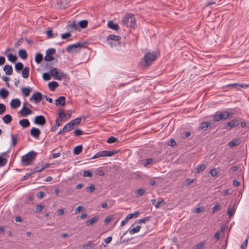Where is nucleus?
Segmentation results:
<instances>
[{
	"instance_id": "obj_11",
	"label": "nucleus",
	"mask_w": 249,
	"mask_h": 249,
	"mask_svg": "<svg viewBox=\"0 0 249 249\" xmlns=\"http://www.w3.org/2000/svg\"><path fill=\"white\" fill-rule=\"evenodd\" d=\"M121 37L119 36H116L115 35H110L107 37V41H108L109 44L111 45V47L113 46H115L116 44H113L112 42H110V40H114L118 42V41L121 39Z\"/></svg>"
},
{
	"instance_id": "obj_56",
	"label": "nucleus",
	"mask_w": 249,
	"mask_h": 249,
	"mask_svg": "<svg viewBox=\"0 0 249 249\" xmlns=\"http://www.w3.org/2000/svg\"><path fill=\"white\" fill-rule=\"evenodd\" d=\"M95 189V186L94 185H91L89 186L86 189L87 192L89 193L93 192Z\"/></svg>"
},
{
	"instance_id": "obj_23",
	"label": "nucleus",
	"mask_w": 249,
	"mask_h": 249,
	"mask_svg": "<svg viewBox=\"0 0 249 249\" xmlns=\"http://www.w3.org/2000/svg\"><path fill=\"white\" fill-rule=\"evenodd\" d=\"M9 95L8 91L5 89H0V96L3 98L5 99Z\"/></svg>"
},
{
	"instance_id": "obj_53",
	"label": "nucleus",
	"mask_w": 249,
	"mask_h": 249,
	"mask_svg": "<svg viewBox=\"0 0 249 249\" xmlns=\"http://www.w3.org/2000/svg\"><path fill=\"white\" fill-rule=\"evenodd\" d=\"M73 133L74 135L77 137L79 136L84 134L83 131L79 129H76Z\"/></svg>"
},
{
	"instance_id": "obj_64",
	"label": "nucleus",
	"mask_w": 249,
	"mask_h": 249,
	"mask_svg": "<svg viewBox=\"0 0 249 249\" xmlns=\"http://www.w3.org/2000/svg\"><path fill=\"white\" fill-rule=\"evenodd\" d=\"M210 173L212 177H215L216 176L217 172L215 169L213 168L210 170Z\"/></svg>"
},
{
	"instance_id": "obj_9",
	"label": "nucleus",
	"mask_w": 249,
	"mask_h": 249,
	"mask_svg": "<svg viewBox=\"0 0 249 249\" xmlns=\"http://www.w3.org/2000/svg\"><path fill=\"white\" fill-rule=\"evenodd\" d=\"M42 97L41 93L36 92L30 98V101L34 100L36 103H39L42 100Z\"/></svg>"
},
{
	"instance_id": "obj_36",
	"label": "nucleus",
	"mask_w": 249,
	"mask_h": 249,
	"mask_svg": "<svg viewBox=\"0 0 249 249\" xmlns=\"http://www.w3.org/2000/svg\"><path fill=\"white\" fill-rule=\"evenodd\" d=\"M8 60L12 63H15L17 60L16 55H14L12 53H9L7 55Z\"/></svg>"
},
{
	"instance_id": "obj_24",
	"label": "nucleus",
	"mask_w": 249,
	"mask_h": 249,
	"mask_svg": "<svg viewBox=\"0 0 249 249\" xmlns=\"http://www.w3.org/2000/svg\"><path fill=\"white\" fill-rule=\"evenodd\" d=\"M88 24V21L87 20H82L78 22L77 25H78V29L85 28L87 27Z\"/></svg>"
},
{
	"instance_id": "obj_44",
	"label": "nucleus",
	"mask_w": 249,
	"mask_h": 249,
	"mask_svg": "<svg viewBox=\"0 0 249 249\" xmlns=\"http://www.w3.org/2000/svg\"><path fill=\"white\" fill-rule=\"evenodd\" d=\"M150 218L151 217L150 216L145 217L142 219L139 220L138 223L139 224L145 223L146 222L149 221L150 220Z\"/></svg>"
},
{
	"instance_id": "obj_18",
	"label": "nucleus",
	"mask_w": 249,
	"mask_h": 249,
	"mask_svg": "<svg viewBox=\"0 0 249 249\" xmlns=\"http://www.w3.org/2000/svg\"><path fill=\"white\" fill-rule=\"evenodd\" d=\"M3 71L7 75H11L13 73L12 67L9 65H5L3 67Z\"/></svg>"
},
{
	"instance_id": "obj_30",
	"label": "nucleus",
	"mask_w": 249,
	"mask_h": 249,
	"mask_svg": "<svg viewBox=\"0 0 249 249\" xmlns=\"http://www.w3.org/2000/svg\"><path fill=\"white\" fill-rule=\"evenodd\" d=\"M31 91V89L30 88H29V87H28V88H23L21 89L22 93L26 97H28V96H29Z\"/></svg>"
},
{
	"instance_id": "obj_49",
	"label": "nucleus",
	"mask_w": 249,
	"mask_h": 249,
	"mask_svg": "<svg viewBox=\"0 0 249 249\" xmlns=\"http://www.w3.org/2000/svg\"><path fill=\"white\" fill-rule=\"evenodd\" d=\"M46 33L48 38H52L55 37L56 35L53 34L52 30H48L46 31Z\"/></svg>"
},
{
	"instance_id": "obj_28",
	"label": "nucleus",
	"mask_w": 249,
	"mask_h": 249,
	"mask_svg": "<svg viewBox=\"0 0 249 249\" xmlns=\"http://www.w3.org/2000/svg\"><path fill=\"white\" fill-rule=\"evenodd\" d=\"M235 212V210L234 206L228 208L227 211V214L228 215L229 218L231 217L234 215Z\"/></svg>"
},
{
	"instance_id": "obj_12",
	"label": "nucleus",
	"mask_w": 249,
	"mask_h": 249,
	"mask_svg": "<svg viewBox=\"0 0 249 249\" xmlns=\"http://www.w3.org/2000/svg\"><path fill=\"white\" fill-rule=\"evenodd\" d=\"M41 133L39 129L36 127H32L30 131L31 135L35 138H38Z\"/></svg>"
},
{
	"instance_id": "obj_43",
	"label": "nucleus",
	"mask_w": 249,
	"mask_h": 249,
	"mask_svg": "<svg viewBox=\"0 0 249 249\" xmlns=\"http://www.w3.org/2000/svg\"><path fill=\"white\" fill-rule=\"evenodd\" d=\"M7 159L4 158H2L0 156V167H2L5 165L7 163Z\"/></svg>"
},
{
	"instance_id": "obj_51",
	"label": "nucleus",
	"mask_w": 249,
	"mask_h": 249,
	"mask_svg": "<svg viewBox=\"0 0 249 249\" xmlns=\"http://www.w3.org/2000/svg\"><path fill=\"white\" fill-rule=\"evenodd\" d=\"M56 53V50L55 49L53 48H51L48 49L46 51V53L49 54L50 55H51L53 56V55L54 54Z\"/></svg>"
},
{
	"instance_id": "obj_32",
	"label": "nucleus",
	"mask_w": 249,
	"mask_h": 249,
	"mask_svg": "<svg viewBox=\"0 0 249 249\" xmlns=\"http://www.w3.org/2000/svg\"><path fill=\"white\" fill-rule=\"evenodd\" d=\"M82 145H79L75 147L73 149V153L75 155H79L82 150Z\"/></svg>"
},
{
	"instance_id": "obj_54",
	"label": "nucleus",
	"mask_w": 249,
	"mask_h": 249,
	"mask_svg": "<svg viewBox=\"0 0 249 249\" xmlns=\"http://www.w3.org/2000/svg\"><path fill=\"white\" fill-rule=\"evenodd\" d=\"M71 35L70 33H66L65 34H62L61 35V38L63 39H66L71 36Z\"/></svg>"
},
{
	"instance_id": "obj_14",
	"label": "nucleus",
	"mask_w": 249,
	"mask_h": 249,
	"mask_svg": "<svg viewBox=\"0 0 249 249\" xmlns=\"http://www.w3.org/2000/svg\"><path fill=\"white\" fill-rule=\"evenodd\" d=\"M66 98L64 96H60L55 100V104L56 106L61 105L64 106L65 105Z\"/></svg>"
},
{
	"instance_id": "obj_15",
	"label": "nucleus",
	"mask_w": 249,
	"mask_h": 249,
	"mask_svg": "<svg viewBox=\"0 0 249 249\" xmlns=\"http://www.w3.org/2000/svg\"><path fill=\"white\" fill-rule=\"evenodd\" d=\"M67 29L70 31L78 30V25L75 22H69L66 26Z\"/></svg>"
},
{
	"instance_id": "obj_59",
	"label": "nucleus",
	"mask_w": 249,
	"mask_h": 249,
	"mask_svg": "<svg viewBox=\"0 0 249 249\" xmlns=\"http://www.w3.org/2000/svg\"><path fill=\"white\" fill-rule=\"evenodd\" d=\"M131 175H132V176H131L132 178H137V179L140 178L142 177L139 172L133 173H132Z\"/></svg>"
},
{
	"instance_id": "obj_29",
	"label": "nucleus",
	"mask_w": 249,
	"mask_h": 249,
	"mask_svg": "<svg viewBox=\"0 0 249 249\" xmlns=\"http://www.w3.org/2000/svg\"><path fill=\"white\" fill-rule=\"evenodd\" d=\"M2 120L5 124H8L11 122L12 118L10 115L7 114L3 117Z\"/></svg>"
},
{
	"instance_id": "obj_19",
	"label": "nucleus",
	"mask_w": 249,
	"mask_h": 249,
	"mask_svg": "<svg viewBox=\"0 0 249 249\" xmlns=\"http://www.w3.org/2000/svg\"><path fill=\"white\" fill-rule=\"evenodd\" d=\"M210 125L211 123L209 122H204L200 124L198 129L199 130L205 131Z\"/></svg>"
},
{
	"instance_id": "obj_27",
	"label": "nucleus",
	"mask_w": 249,
	"mask_h": 249,
	"mask_svg": "<svg viewBox=\"0 0 249 249\" xmlns=\"http://www.w3.org/2000/svg\"><path fill=\"white\" fill-rule=\"evenodd\" d=\"M12 139V142L11 143V145L12 146H15L18 142V134H17L16 135L11 134V135Z\"/></svg>"
},
{
	"instance_id": "obj_20",
	"label": "nucleus",
	"mask_w": 249,
	"mask_h": 249,
	"mask_svg": "<svg viewBox=\"0 0 249 249\" xmlns=\"http://www.w3.org/2000/svg\"><path fill=\"white\" fill-rule=\"evenodd\" d=\"M48 86L51 90L53 91L59 86V85L56 81H52L48 83Z\"/></svg>"
},
{
	"instance_id": "obj_37",
	"label": "nucleus",
	"mask_w": 249,
	"mask_h": 249,
	"mask_svg": "<svg viewBox=\"0 0 249 249\" xmlns=\"http://www.w3.org/2000/svg\"><path fill=\"white\" fill-rule=\"evenodd\" d=\"M15 68L18 72H19L23 69V65L21 62H18L15 64Z\"/></svg>"
},
{
	"instance_id": "obj_61",
	"label": "nucleus",
	"mask_w": 249,
	"mask_h": 249,
	"mask_svg": "<svg viewBox=\"0 0 249 249\" xmlns=\"http://www.w3.org/2000/svg\"><path fill=\"white\" fill-rule=\"evenodd\" d=\"M113 219V216H109L106 218L104 221V223L105 225H108L110 222Z\"/></svg>"
},
{
	"instance_id": "obj_1",
	"label": "nucleus",
	"mask_w": 249,
	"mask_h": 249,
	"mask_svg": "<svg viewBox=\"0 0 249 249\" xmlns=\"http://www.w3.org/2000/svg\"><path fill=\"white\" fill-rule=\"evenodd\" d=\"M37 153L34 151L28 152L21 157V161L23 166L31 165L35 160Z\"/></svg>"
},
{
	"instance_id": "obj_13",
	"label": "nucleus",
	"mask_w": 249,
	"mask_h": 249,
	"mask_svg": "<svg viewBox=\"0 0 249 249\" xmlns=\"http://www.w3.org/2000/svg\"><path fill=\"white\" fill-rule=\"evenodd\" d=\"M21 102L18 99H14L12 100L10 103V106L12 108L15 109L19 107Z\"/></svg>"
},
{
	"instance_id": "obj_2",
	"label": "nucleus",
	"mask_w": 249,
	"mask_h": 249,
	"mask_svg": "<svg viewBox=\"0 0 249 249\" xmlns=\"http://www.w3.org/2000/svg\"><path fill=\"white\" fill-rule=\"evenodd\" d=\"M122 23L126 27H128L129 23H130L129 26L132 28H135L136 27V19L134 16L132 14L125 15L122 20Z\"/></svg>"
},
{
	"instance_id": "obj_26",
	"label": "nucleus",
	"mask_w": 249,
	"mask_h": 249,
	"mask_svg": "<svg viewBox=\"0 0 249 249\" xmlns=\"http://www.w3.org/2000/svg\"><path fill=\"white\" fill-rule=\"evenodd\" d=\"M30 69L29 67H26L22 71V76L24 78H27L29 75Z\"/></svg>"
},
{
	"instance_id": "obj_33",
	"label": "nucleus",
	"mask_w": 249,
	"mask_h": 249,
	"mask_svg": "<svg viewBox=\"0 0 249 249\" xmlns=\"http://www.w3.org/2000/svg\"><path fill=\"white\" fill-rule=\"evenodd\" d=\"M58 71L59 70L56 68H53L50 70L51 75H52L55 79L58 75Z\"/></svg>"
},
{
	"instance_id": "obj_39",
	"label": "nucleus",
	"mask_w": 249,
	"mask_h": 249,
	"mask_svg": "<svg viewBox=\"0 0 249 249\" xmlns=\"http://www.w3.org/2000/svg\"><path fill=\"white\" fill-rule=\"evenodd\" d=\"M153 162V160L152 158H149L146 159L142 163L144 167L147 166L148 165L152 164Z\"/></svg>"
},
{
	"instance_id": "obj_4",
	"label": "nucleus",
	"mask_w": 249,
	"mask_h": 249,
	"mask_svg": "<svg viewBox=\"0 0 249 249\" xmlns=\"http://www.w3.org/2000/svg\"><path fill=\"white\" fill-rule=\"evenodd\" d=\"M157 54L155 52H148L145 53L143 56V60L146 66H149L157 58Z\"/></svg>"
},
{
	"instance_id": "obj_31",
	"label": "nucleus",
	"mask_w": 249,
	"mask_h": 249,
	"mask_svg": "<svg viewBox=\"0 0 249 249\" xmlns=\"http://www.w3.org/2000/svg\"><path fill=\"white\" fill-rule=\"evenodd\" d=\"M206 168V165L204 164H201L198 165L196 168L195 173H199L203 171Z\"/></svg>"
},
{
	"instance_id": "obj_8",
	"label": "nucleus",
	"mask_w": 249,
	"mask_h": 249,
	"mask_svg": "<svg viewBox=\"0 0 249 249\" xmlns=\"http://www.w3.org/2000/svg\"><path fill=\"white\" fill-rule=\"evenodd\" d=\"M34 123L41 126L44 125L46 124V119L43 115L36 116L34 120Z\"/></svg>"
},
{
	"instance_id": "obj_16",
	"label": "nucleus",
	"mask_w": 249,
	"mask_h": 249,
	"mask_svg": "<svg viewBox=\"0 0 249 249\" xmlns=\"http://www.w3.org/2000/svg\"><path fill=\"white\" fill-rule=\"evenodd\" d=\"M107 26L109 28L117 31L119 29V26L117 23H114L113 21H109L107 23Z\"/></svg>"
},
{
	"instance_id": "obj_25",
	"label": "nucleus",
	"mask_w": 249,
	"mask_h": 249,
	"mask_svg": "<svg viewBox=\"0 0 249 249\" xmlns=\"http://www.w3.org/2000/svg\"><path fill=\"white\" fill-rule=\"evenodd\" d=\"M18 55L20 58L25 59L27 58V53L26 50L21 49L18 51Z\"/></svg>"
},
{
	"instance_id": "obj_60",
	"label": "nucleus",
	"mask_w": 249,
	"mask_h": 249,
	"mask_svg": "<svg viewBox=\"0 0 249 249\" xmlns=\"http://www.w3.org/2000/svg\"><path fill=\"white\" fill-rule=\"evenodd\" d=\"M205 245L204 242H200L197 244L196 246L195 249H202Z\"/></svg>"
},
{
	"instance_id": "obj_3",
	"label": "nucleus",
	"mask_w": 249,
	"mask_h": 249,
	"mask_svg": "<svg viewBox=\"0 0 249 249\" xmlns=\"http://www.w3.org/2000/svg\"><path fill=\"white\" fill-rule=\"evenodd\" d=\"M87 44V42H78L67 46L66 50L69 53H73L74 52H77L78 49L86 48Z\"/></svg>"
},
{
	"instance_id": "obj_46",
	"label": "nucleus",
	"mask_w": 249,
	"mask_h": 249,
	"mask_svg": "<svg viewBox=\"0 0 249 249\" xmlns=\"http://www.w3.org/2000/svg\"><path fill=\"white\" fill-rule=\"evenodd\" d=\"M220 209H221L220 206L219 204H217L215 205L212 209V213H214L216 211H220Z\"/></svg>"
},
{
	"instance_id": "obj_41",
	"label": "nucleus",
	"mask_w": 249,
	"mask_h": 249,
	"mask_svg": "<svg viewBox=\"0 0 249 249\" xmlns=\"http://www.w3.org/2000/svg\"><path fill=\"white\" fill-rule=\"evenodd\" d=\"M66 117V114H65L64 112L61 111L59 113V116L56 119L59 120L60 122H62L64 118Z\"/></svg>"
},
{
	"instance_id": "obj_52",
	"label": "nucleus",
	"mask_w": 249,
	"mask_h": 249,
	"mask_svg": "<svg viewBox=\"0 0 249 249\" xmlns=\"http://www.w3.org/2000/svg\"><path fill=\"white\" fill-rule=\"evenodd\" d=\"M116 142H118V139L113 136L110 137L107 140V142L109 143H112Z\"/></svg>"
},
{
	"instance_id": "obj_42",
	"label": "nucleus",
	"mask_w": 249,
	"mask_h": 249,
	"mask_svg": "<svg viewBox=\"0 0 249 249\" xmlns=\"http://www.w3.org/2000/svg\"><path fill=\"white\" fill-rule=\"evenodd\" d=\"M54 59V58L53 56L51 55H50L49 54L46 53V55L44 57V60L46 61H51Z\"/></svg>"
},
{
	"instance_id": "obj_22",
	"label": "nucleus",
	"mask_w": 249,
	"mask_h": 249,
	"mask_svg": "<svg viewBox=\"0 0 249 249\" xmlns=\"http://www.w3.org/2000/svg\"><path fill=\"white\" fill-rule=\"evenodd\" d=\"M95 244L91 241H89L88 243L82 246L81 249H94Z\"/></svg>"
},
{
	"instance_id": "obj_21",
	"label": "nucleus",
	"mask_w": 249,
	"mask_h": 249,
	"mask_svg": "<svg viewBox=\"0 0 249 249\" xmlns=\"http://www.w3.org/2000/svg\"><path fill=\"white\" fill-rule=\"evenodd\" d=\"M19 124L23 127L26 128L30 126V123L29 120L27 119H23L19 122Z\"/></svg>"
},
{
	"instance_id": "obj_40",
	"label": "nucleus",
	"mask_w": 249,
	"mask_h": 249,
	"mask_svg": "<svg viewBox=\"0 0 249 249\" xmlns=\"http://www.w3.org/2000/svg\"><path fill=\"white\" fill-rule=\"evenodd\" d=\"M238 142V139H235L233 141H231L228 143V145L230 147H233L237 144Z\"/></svg>"
},
{
	"instance_id": "obj_7",
	"label": "nucleus",
	"mask_w": 249,
	"mask_h": 249,
	"mask_svg": "<svg viewBox=\"0 0 249 249\" xmlns=\"http://www.w3.org/2000/svg\"><path fill=\"white\" fill-rule=\"evenodd\" d=\"M240 124V121L238 119H233L226 123L225 128L230 130L234 127L238 126Z\"/></svg>"
},
{
	"instance_id": "obj_63",
	"label": "nucleus",
	"mask_w": 249,
	"mask_h": 249,
	"mask_svg": "<svg viewBox=\"0 0 249 249\" xmlns=\"http://www.w3.org/2000/svg\"><path fill=\"white\" fill-rule=\"evenodd\" d=\"M248 240L247 239H246L242 244L241 246V249H246L247 244H248Z\"/></svg>"
},
{
	"instance_id": "obj_58",
	"label": "nucleus",
	"mask_w": 249,
	"mask_h": 249,
	"mask_svg": "<svg viewBox=\"0 0 249 249\" xmlns=\"http://www.w3.org/2000/svg\"><path fill=\"white\" fill-rule=\"evenodd\" d=\"M145 193V190L143 189H139L136 191L135 194L139 195L140 196H142Z\"/></svg>"
},
{
	"instance_id": "obj_50",
	"label": "nucleus",
	"mask_w": 249,
	"mask_h": 249,
	"mask_svg": "<svg viewBox=\"0 0 249 249\" xmlns=\"http://www.w3.org/2000/svg\"><path fill=\"white\" fill-rule=\"evenodd\" d=\"M119 150H113L112 151H107V157H111L113 155L118 153L119 152Z\"/></svg>"
},
{
	"instance_id": "obj_10",
	"label": "nucleus",
	"mask_w": 249,
	"mask_h": 249,
	"mask_svg": "<svg viewBox=\"0 0 249 249\" xmlns=\"http://www.w3.org/2000/svg\"><path fill=\"white\" fill-rule=\"evenodd\" d=\"M25 105V103H24L23 107L19 112V113L23 117H26L33 113V111L27 107H26Z\"/></svg>"
},
{
	"instance_id": "obj_62",
	"label": "nucleus",
	"mask_w": 249,
	"mask_h": 249,
	"mask_svg": "<svg viewBox=\"0 0 249 249\" xmlns=\"http://www.w3.org/2000/svg\"><path fill=\"white\" fill-rule=\"evenodd\" d=\"M84 177H91L92 176V173L89 171H85L83 173Z\"/></svg>"
},
{
	"instance_id": "obj_34",
	"label": "nucleus",
	"mask_w": 249,
	"mask_h": 249,
	"mask_svg": "<svg viewBox=\"0 0 249 249\" xmlns=\"http://www.w3.org/2000/svg\"><path fill=\"white\" fill-rule=\"evenodd\" d=\"M141 228V226H137L135 228H134L132 229L130 228L128 231H129L130 234H133L135 233L139 232L140 231Z\"/></svg>"
},
{
	"instance_id": "obj_38",
	"label": "nucleus",
	"mask_w": 249,
	"mask_h": 249,
	"mask_svg": "<svg viewBox=\"0 0 249 249\" xmlns=\"http://www.w3.org/2000/svg\"><path fill=\"white\" fill-rule=\"evenodd\" d=\"M67 76V75L66 73L61 71H60L59 72L58 71V75L57 77L55 78V79L60 80L62 78H66Z\"/></svg>"
},
{
	"instance_id": "obj_47",
	"label": "nucleus",
	"mask_w": 249,
	"mask_h": 249,
	"mask_svg": "<svg viewBox=\"0 0 249 249\" xmlns=\"http://www.w3.org/2000/svg\"><path fill=\"white\" fill-rule=\"evenodd\" d=\"M51 166V164L50 163H45V164H42L41 165V167L40 168L39 167V170L40 172H41L42 171H43L44 169H45V168H48L49 167H50Z\"/></svg>"
},
{
	"instance_id": "obj_48",
	"label": "nucleus",
	"mask_w": 249,
	"mask_h": 249,
	"mask_svg": "<svg viewBox=\"0 0 249 249\" xmlns=\"http://www.w3.org/2000/svg\"><path fill=\"white\" fill-rule=\"evenodd\" d=\"M51 74L48 72H45L43 74V79L45 81H48L51 79Z\"/></svg>"
},
{
	"instance_id": "obj_5",
	"label": "nucleus",
	"mask_w": 249,
	"mask_h": 249,
	"mask_svg": "<svg viewBox=\"0 0 249 249\" xmlns=\"http://www.w3.org/2000/svg\"><path fill=\"white\" fill-rule=\"evenodd\" d=\"M231 113L228 111L221 112L219 113H216L213 116V120L214 122H218L223 120H226L230 118Z\"/></svg>"
},
{
	"instance_id": "obj_45",
	"label": "nucleus",
	"mask_w": 249,
	"mask_h": 249,
	"mask_svg": "<svg viewBox=\"0 0 249 249\" xmlns=\"http://www.w3.org/2000/svg\"><path fill=\"white\" fill-rule=\"evenodd\" d=\"M191 135V133L190 132H182L181 134V137L182 139H186L190 137Z\"/></svg>"
},
{
	"instance_id": "obj_6",
	"label": "nucleus",
	"mask_w": 249,
	"mask_h": 249,
	"mask_svg": "<svg viewBox=\"0 0 249 249\" xmlns=\"http://www.w3.org/2000/svg\"><path fill=\"white\" fill-rule=\"evenodd\" d=\"M81 121V118H77L74 120H71L70 123L67 124L64 126L67 128L68 132L71 130L74 129L75 125H79Z\"/></svg>"
},
{
	"instance_id": "obj_35",
	"label": "nucleus",
	"mask_w": 249,
	"mask_h": 249,
	"mask_svg": "<svg viewBox=\"0 0 249 249\" xmlns=\"http://www.w3.org/2000/svg\"><path fill=\"white\" fill-rule=\"evenodd\" d=\"M43 59V55L41 53H37L35 56V61L36 63H40Z\"/></svg>"
},
{
	"instance_id": "obj_55",
	"label": "nucleus",
	"mask_w": 249,
	"mask_h": 249,
	"mask_svg": "<svg viewBox=\"0 0 249 249\" xmlns=\"http://www.w3.org/2000/svg\"><path fill=\"white\" fill-rule=\"evenodd\" d=\"M6 110L5 106L2 103L0 104V114H3Z\"/></svg>"
},
{
	"instance_id": "obj_57",
	"label": "nucleus",
	"mask_w": 249,
	"mask_h": 249,
	"mask_svg": "<svg viewBox=\"0 0 249 249\" xmlns=\"http://www.w3.org/2000/svg\"><path fill=\"white\" fill-rule=\"evenodd\" d=\"M44 208V206L41 205H38L36 207L35 212L36 213H39L42 211Z\"/></svg>"
},
{
	"instance_id": "obj_17",
	"label": "nucleus",
	"mask_w": 249,
	"mask_h": 249,
	"mask_svg": "<svg viewBox=\"0 0 249 249\" xmlns=\"http://www.w3.org/2000/svg\"><path fill=\"white\" fill-rule=\"evenodd\" d=\"M99 220V217L97 216L92 217L86 222L87 226H91Z\"/></svg>"
}]
</instances>
